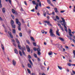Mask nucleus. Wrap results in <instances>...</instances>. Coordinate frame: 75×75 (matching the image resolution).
Returning a JSON list of instances; mask_svg holds the SVG:
<instances>
[{
    "label": "nucleus",
    "mask_w": 75,
    "mask_h": 75,
    "mask_svg": "<svg viewBox=\"0 0 75 75\" xmlns=\"http://www.w3.org/2000/svg\"><path fill=\"white\" fill-rule=\"evenodd\" d=\"M62 20H60V23L62 25H64V28H67V27H66V23H65V21L64 20V19L62 17L61 18Z\"/></svg>",
    "instance_id": "f257e3e1"
},
{
    "label": "nucleus",
    "mask_w": 75,
    "mask_h": 75,
    "mask_svg": "<svg viewBox=\"0 0 75 75\" xmlns=\"http://www.w3.org/2000/svg\"><path fill=\"white\" fill-rule=\"evenodd\" d=\"M16 23L19 25L18 28V30L20 31L21 30V23L19 22L18 19L17 18L16 19Z\"/></svg>",
    "instance_id": "f03ea898"
},
{
    "label": "nucleus",
    "mask_w": 75,
    "mask_h": 75,
    "mask_svg": "<svg viewBox=\"0 0 75 75\" xmlns=\"http://www.w3.org/2000/svg\"><path fill=\"white\" fill-rule=\"evenodd\" d=\"M53 30L52 29H50V35L52 37H55V34H54V33L53 32Z\"/></svg>",
    "instance_id": "7ed1b4c3"
},
{
    "label": "nucleus",
    "mask_w": 75,
    "mask_h": 75,
    "mask_svg": "<svg viewBox=\"0 0 75 75\" xmlns=\"http://www.w3.org/2000/svg\"><path fill=\"white\" fill-rule=\"evenodd\" d=\"M26 49H27V51L28 52H30V47H29V46L28 45H26Z\"/></svg>",
    "instance_id": "20e7f679"
},
{
    "label": "nucleus",
    "mask_w": 75,
    "mask_h": 75,
    "mask_svg": "<svg viewBox=\"0 0 75 75\" xmlns=\"http://www.w3.org/2000/svg\"><path fill=\"white\" fill-rule=\"evenodd\" d=\"M57 24L58 25V26L60 27V28H61V30H62V31H64V29H63L62 27L61 24L60 23H57Z\"/></svg>",
    "instance_id": "39448f33"
},
{
    "label": "nucleus",
    "mask_w": 75,
    "mask_h": 75,
    "mask_svg": "<svg viewBox=\"0 0 75 75\" xmlns=\"http://www.w3.org/2000/svg\"><path fill=\"white\" fill-rule=\"evenodd\" d=\"M71 30L69 28V35H70V37H72V35L71 34Z\"/></svg>",
    "instance_id": "423d86ee"
},
{
    "label": "nucleus",
    "mask_w": 75,
    "mask_h": 75,
    "mask_svg": "<svg viewBox=\"0 0 75 75\" xmlns=\"http://www.w3.org/2000/svg\"><path fill=\"white\" fill-rule=\"evenodd\" d=\"M1 48L3 50V51L4 52V53H5V52H4V45H3V44H1Z\"/></svg>",
    "instance_id": "0eeeda50"
},
{
    "label": "nucleus",
    "mask_w": 75,
    "mask_h": 75,
    "mask_svg": "<svg viewBox=\"0 0 75 75\" xmlns=\"http://www.w3.org/2000/svg\"><path fill=\"white\" fill-rule=\"evenodd\" d=\"M12 63L14 66H15L16 65V62L14 60H13Z\"/></svg>",
    "instance_id": "6e6552de"
},
{
    "label": "nucleus",
    "mask_w": 75,
    "mask_h": 75,
    "mask_svg": "<svg viewBox=\"0 0 75 75\" xmlns=\"http://www.w3.org/2000/svg\"><path fill=\"white\" fill-rule=\"evenodd\" d=\"M8 33L9 35H10L11 38H13V35H12L11 34V32H8Z\"/></svg>",
    "instance_id": "1a4fd4ad"
},
{
    "label": "nucleus",
    "mask_w": 75,
    "mask_h": 75,
    "mask_svg": "<svg viewBox=\"0 0 75 75\" xmlns=\"http://www.w3.org/2000/svg\"><path fill=\"white\" fill-rule=\"evenodd\" d=\"M56 34L58 36H60V34H59V30L57 29V30L56 31Z\"/></svg>",
    "instance_id": "9d476101"
},
{
    "label": "nucleus",
    "mask_w": 75,
    "mask_h": 75,
    "mask_svg": "<svg viewBox=\"0 0 75 75\" xmlns=\"http://www.w3.org/2000/svg\"><path fill=\"white\" fill-rule=\"evenodd\" d=\"M37 2L38 3L39 2V5L40 7H41V3L40 1V0H37Z\"/></svg>",
    "instance_id": "9b49d317"
},
{
    "label": "nucleus",
    "mask_w": 75,
    "mask_h": 75,
    "mask_svg": "<svg viewBox=\"0 0 75 75\" xmlns=\"http://www.w3.org/2000/svg\"><path fill=\"white\" fill-rule=\"evenodd\" d=\"M2 11L3 13H6V11L5 10V8H2Z\"/></svg>",
    "instance_id": "f8f14e48"
},
{
    "label": "nucleus",
    "mask_w": 75,
    "mask_h": 75,
    "mask_svg": "<svg viewBox=\"0 0 75 75\" xmlns=\"http://www.w3.org/2000/svg\"><path fill=\"white\" fill-rule=\"evenodd\" d=\"M28 66L29 68H32V66H31V65L30 64H28Z\"/></svg>",
    "instance_id": "ddd939ff"
},
{
    "label": "nucleus",
    "mask_w": 75,
    "mask_h": 75,
    "mask_svg": "<svg viewBox=\"0 0 75 75\" xmlns=\"http://www.w3.org/2000/svg\"><path fill=\"white\" fill-rule=\"evenodd\" d=\"M11 25H12V27L13 28H16V25L14 24H11Z\"/></svg>",
    "instance_id": "4468645a"
},
{
    "label": "nucleus",
    "mask_w": 75,
    "mask_h": 75,
    "mask_svg": "<svg viewBox=\"0 0 75 75\" xmlns=\"http://www.w3.org/2000/svg\"><path fill=\"white\" fill-rule=\"evenodd\" d=\"M18 46L19 49H20V50H21V45H20V44H18Z\"/></svg>",
    "instance_id": "2eb2a0df"
},
{
    "label": "nucleus",
    "mask_w": 75,
    "mask_h": 75,
    "mask_svg": "<svg viewBox=\"0 0 75 75\" xmlns=\"http://www.w3.org/2000/svg\"><path fill=\"white\" fill-rule=\"evenodd\" d=\"M59 39L61 41H64V39L61 38V37H59Z\"/></svg>",
    "instance_id": "dca6fc26"
},
{
    "label": "nucleus",
    "mask_w": 75,
    "mask_h": 75,
    "mask_svg": "<svg viewBox=\"0 0 75 75\" xmlns=\"http://www.w3.org/2000/svg\"><path fill=\"white\" fill-rule=\"evenodd\" d=\"M16 42L17 43V44H20V42H19V41L18 40V39H16Z\"/></svg>",
    "instance_id": "f3484780"
},
{
    "label": "nucleus",
    "mask_w": 75,
    "mask_h": 75,
    "mask_svg": "<svg viewBox=\"0 0 75 75\" xmlns=\"http://www.w3.org/2000/svg\"><path fill=\"white\" fill-rule=\"evenodd\" d=\"M57 67L59 69H60V70H62V67H60L59 66H58Z\"/></svg>",
    "instance_id": "a211bd4d"
},
{
    "label": "nucleus",
    "mask_w": 75,
    "mask_h": 75,
    "mask_svg": "<svg viewBox=\"0 0 75 75\" xmlns=\"http://www.w3.org/2000/svg\"><path fill=\"white\" fill-rule=\"evenodd\" d=\"M14 51L16 54H18V51H17V49H15Z\"/></svg>",
    "instance_id": "6ab92c4d"
},
{
    "label": "nucleus",
    "mask_w": 75,
    "mask_h": 75,
    "mask_svg": "<svg viewBox=\"0 0 75 75\" xmlns=\"http://www.w3.org/2000/svg\"><path fill=\"white\" fill-rule=\"evenodd\" d=\"M54 11L55 13H57L58 12V10H57V8H54Z\"/></svg>",
    "instance_id": "aec40b11"
},
{
    "label": "nucleus",
    "mask_w": 75,
    "mask_h": 75,
    "mask_svg": "<svg viewBox=\"0 0 75 75\" xmlns=\"http://www.w3.org/2000/svg\"><path fill=\"white\" fill-rule=\"evenodd\" d=\"M12 11L13 14H15V13L16 11H15V10L14 9H12Z\"/></svg>",
    "instance_id": "412c9836"
},
{
    "label": "nucleus",
    "mask_w": 75,
    "mask_h": 75,
    "mask_svg": "<svg viewBox=\"0 0 75 75\" xmlns=\"http://www.w3.org/2000/svg\"><path fill=\"white\" fill-rule=\"evenodd\" d=\"M33 55H34V57H35V58H37V54H36L34 53Z\"/></svg>",
    "instance_id": "4be33fe9"
},
{
    "label": "nucleus",
    "mask_w": 75,
    "mask_h": 75,
    "mask_svg": "<svg viewBox=\"0 0 75 75\" xmlns=\"http://www.w3.org/2000/svg\"><path fill=\"white\" fill-rule=\"evenodd\" d=\"M73 54L74 55V56H73V58H75V50H74V51L73 52Z\"/></svg>",
    "instance_id": "5701e85b"
},
{
    "label": "nucleus",
    "mask_w": 75,
    "mask_h": 75,
    "mask_svg": "<svg viewBox=\"0 0 75 75\" xmlns=\"http://www.w3.org/2000/svg\"><path fill=\"white\" fill-rule=\"evenodd\" d=\"M48 54L49 55H52V51L50 52Z\"/></svg>",
    "instance_id": "b1692460"
},
{
    "label": "nucleus",
    "mask_w": 75,
    "mask_h": 75,
    "mask_svg": "<svg viewBox=\"0 0 75 75\" xmlns=\"http://www.w3.org/2000/svg\"><path fill=\"white\" fill-rule=\"evenodd\" d=\"M29 61L30 62V64L32 65H33V62H31V60L30 59L29 60Z\"/></svg>",
    "instance_id": "393cba45"
},
{
    "label": "nucleus",
    "mask_w": 75,
    "mask_h": 75,
    "mask_svg": "<svg viewBox=\"0 0 75 75\" xmlns=\"http://www.w3.org/2000/svg\"><path fill=\"white\" fill-rule=\"evenodd\" d=\"M2 7V4H1V1L0 0V8Z\"/></svg>",
    "instance_id": "a878e982"
},
{
    "label": "nucleus",
    "mask_w": 75,
    "mask_h": 75,
    "mask_svg": "<svg viewBox=\"0 0 75 75\" xmlns=\"http://www.w3.org/2000/svg\"><path fill=\"white\" fill-rule=\"evenodd\" d=\"M27 70L28 71V73H29V74H31V71L30 70V69H27Z\"/></svg>",
    "instance_id": "bb28decb"
},
{
    "label": "nucleus",
    "mask_w": 75,
    "mask_h": 75,
    "mask_svg": "<svg viewBox=\"0 0 75 75\" xmlns=\"http://www.w3.org/2000/svg\"><path fill=\"white\" fill-rule=\"evenodd\" d=\"M30 38L31 40L33 41H35V40H34V39L33 37H30Z\"/></svg>",
    "instance_id": "cd10ccee"
},
{
    "label": "nucleus",
    "mask_w": 75,
    "mask_h": 75,
    "mask_svg": "<svg viewBox=\"0 0 75 75\" xmlns=\"http://www.w3.org/2000/svg\"><path fill=\"white\" fill-rule=\"evenodd\" d=\"M19 52L21 56H22L23 54H22V53L20 51H19Z\"/></svg>",
    "instance_id": "c85d7f7f"
},
{
    "label": "nucleus",
    "mask_w": 75,
    "mask_h": 75,
    "mask_svg": "<svg viewBox=\"0 0 75 75\" xmlns=\"http://www.w3.org/2000/svg\"><path fill=\"white\" fill-rule=\"evenodd\" d=\"M13 33V34H15L16 33V30L14 29H12Z\"/></svg>",
    "instance_id": "c756f323"
},
{
    "label": "nucleus",
    "mask_w": 75,
    "mask_h": 75,
    "mask_svg": "<svg viewBox=\"0 0 75 75\" xmlns=\"http://www.w3.org/2000/svg\"><path fill=\"white\" fill-rule=\"evenodd\" d=\"M32 3L33 4H35H35H36L35 3V1H32Z\"/></svg>",
    "instance_id": "7c9ffc66"
},
{
    "label": "nucleus",
    "mask_w": 75,
    "mask_h": 75,
    "mask_svg": "<svg viewBox=\"0 0 75 75\" xmlns=\"http://www.w3.org/2000/svg\"><path fill=\"white\" fill-rule=\"evenodd\" d=\"M48 25H50V26H51V27L52 26V25L50 23V22H49V23L48 24H47Z\"/></svg>",
    "instance_id": "2f4dec72"
},
{
    "label": "nucleus",
    "mask_w": 75,
    "mask_h": 75,
    "mask_svg": "<svg viewBox=\"0 0 75 75\" xmlns=\"http://www.w3.org/2000/svg\"><path fill=\"white\" fill-rule=\"evenodd\" d=\"M11 24H12V25L14 24V21L13 20H11Z\"/></svg>",
    "instance_id": "473e14b6"
},
{
    "label": "nucleus",
    "mask_w": 75,
    "mask_h": 75,
    "mask_svg": "<svg viewBox=\"0 0 75 75\" xmlns=\"http://www.w3.org/2000/svg\"><path fill=\"white\" fill-rule=\"evenodd\" d=\"M47 1L48 4H50V3H51V1L50 0H47Z\"/></svg>",
    "instance_id": "72a5a7b5"
},
{
    "label": "nucleus",
    "mask_w": 75,
    "mask_h": 75,
    "mask_svg": "<svg viewBox=\"0 0 75 75\" xmlns=\"http://www.w3.org/2000/svg\"><path fill=\"white\" fill-rule=\"evenodd\" d=\"M37 51L38 52H40V51H41V50L40 48L37 49Z\"/></svg>",
    "instance_id": "f704fd0d"
},
{
    "label": "nucleus",
    "mask_w": 75,
    "mask_h": 75,
    "mask_svg": "<svg viewBox=\"0 0 75 75\" xmlns=\"http://www.w3.org/2000/svg\"><path fill=\"white\" fill-rule=\"evenodd\" d=\"M33 45H34V46H36L37 45L36 44V43H35V42H33Z\"/></svg>",
    "instance_id": "c9c22d12"
},
{
    "label": "nucleus",
    "mask_w": 75,
    "mask_h": 75,
    "mask_svg": "<svg viewBox=\"0 0 75 75\" xmlns=\"http://www.w3.org/2000/svg\"><path fill=\"white\" fill-rule=\"evenodd\" d=\"M44 23L45 22V23H47V24H48L49 23L50 21H44Z\"/></svg>",
    "instance_id": "e433bc0d"
},
{
    "label": "nucleus",
    "mask_w": 75,
    "mask_h": 75,
    "mask_svg": "<svg viewBox=\"0 0 75 75\" xmlns=\"http://www.w3.org/2000/svg\"><path fill=\"white\" fill-rule=\"evenodd\" d=\"M19 36H20V37H21L23 36V35H22V33H19Z\"/></svg>",
    "instance_id": "4c0bfd02"
},
{
    "label": "nucleus",
    "mask_w": 75,
    "mask_h": 75,
    "mask_svg": "<svg viewBox=\"0 0 75 75\" xmlns=\"http://www.w3.org/2000/svg\"><path fill=\"white\" fill-rule=\"evenodd\" d=\"M67 65H68V66H69V67L71 66V64L70 63H67Z\"/></svg>",
    "instance_id": "58836bf2"
},
{
    "label": "nucleus",
    "mask_w": 75,
    "mask_h": 75,
    "mask_svg": "<svg viewBox=\"0 0 75 75\" xmlns=\"http://www.w3.org/2000/svg\"><path fill=\"white\" fill-rule=\"evenodd\" d=\"M41 33H42V34H44V33H45V31L44 30H42L41 31Z\"/></svg>",
    "instance_id": "ea45409f"
},
{
    "label": "nucleus",
    "mask_w": 75,
    "mask_h": 75,
    "mask_svg": "<svg viewBox=\"0 0 75 75\" xmlns=\"http://www.w3.org/2000/svg\"><path fill=\"white\" fill-rule=\"evenodd\" d=\"M56 18L57 20H59V18L58 16H56Z\"/></svg>",
    "instance_id": "a19ab883"
},
{
    "label": "nucleus",
    "mask_w": 75,
    "mask_h": 75,
    "mask_svg": "<svg viewBox=\"0 0 75 75\" xmlns=\"http://www.w3.org/2000/svg\"><path fill=\"white\" fill-rule=\"evenodd\" d=\"M43 15L45 17L46 16V13L45 12H44L43 13Z\"/></svg>",
    "instance_id": "79ce46f5"
},
{
    "label": "nucleus",
    "mask_w": 75,
    "mask_h": 75,
    "mask_svg": "<svg viewBox=\"0 0 75 75\" xmlns=\"http://www.w3.org/2000/svg\"><path fill=\"white\" fill-rule=\"evenodd\" d=\"M26 41L28 44H30V41L28 40H27Z\"/></svg>",
    "instance_id": "37998d69"
},
{
    "label": "nucleus",
    "mask_w": 75,
    "mask_h": 75,
    "mask_svg": "<svg viewBox=\"0 0 75 75\" xmlns=\"http://www.w3.org/2000/svg\"><path fill=\"white\" fill-rule=\"evenodd\" d=\"M22 53L23 54V55H24L25 56V52L23 50L22 51Z\"/></svg>",
    "instance_id": "c03bdc74"
},
{
    "label": "nucleus",
    "mask_w": 75,
    "mask_h": 75,
    "mask_svg": "<svg viewBox=\"0 0 75 75\" xmlns=\"http://www.w3.org/2000/svg\"><path fill=\"white\" fill-rule=\"evenodd\" d=\"M38 54L39 55H41V52H38Z\"/></svg>",
    "instance_id": "a18cd8bd"
},
{
    "label": "nucleus",
    "mask_w": 75,
    "mask_h": 75,
    "mask_svg": "<svg viewBox=\"0 0 75 75\" xmlns=\"http://www.w3.org/2000/svg\"><path fill=\"white\" fill-rule=\"evenodd\" d=\"M11 17H12L13 19H14V15H11Z\"/></svg>",
    "instance_id": "49530a36"
},
{
    "label": "nucleus",
    "mask_w": 75,
    "mask_h": 75,
    "mask_svg": "<svg viewBox=\"0 0 75 75\" xmlns=\"http://www.w3.org/2000/svg\"><path fill=\"white\" fill-rule=\"evenodd\" d=\"M33 50H34V51H37V48H36L35 47H34Z\"/></svg>",
    "instance_id": "de8ad7c7"
},
{
    "label": "nucleus",
    "mask_w": 75,
    "mask_h": 75,
    "mask_svg": "<svg viewBox=\"0 0 75 75\" xmlns=\"http://www.w3.org/2000/svg\"><path fill=\"white\" fill-rule=\"evenodd\" d=\"M31 30L29 29V31L28 32V33H29V34H30L31 33Z\"/></svg>",
    "instance_id": "09e8293b"
},
{
    "label": "nucleus",
    "mask_w": 75,
    "mask_h": 75,
    "mask_svg": "<svg viewBox=\"0 0 75 75\" xmlns=\"http://www.w3.org/2000/svg\"><path fill=\"white\" fill-rule=\"evenodd\" d=\"M28 58H29V59H30V58H31V56H30V55H29L28 56Z\"/></svg>",
    "instance_id": "8fccbe9b"
},
{
    "label": "nucleus",
    "mask_w": 75,
    "mask_h": 75,
    "mask_svg": "<svg viewBox=\"0 0 75 75\" xmlns=\"http://www.w3.org/2000/svg\"><path fill=\"white\" fill-rule=\"evenodd\" d=\"M22 50H23V51H24V50H25V47H23L22 48Z\"/></svg>",
    "instance_id": "3c124183"
},
{
    "label": "nucleus",
    "mask_w": 75,
    "mask_h": 75,
    "mask_svg": "<svg viewBox=\"0 0 75 75\" xmlns=\"http://www.w3.org/2000/svg\"><path fill=\"white\" fill-rule=\"evenodd\" d=\"M35 9H33L31 10V11H32V12H34L35 11Z\"/></svg>",
    "instance_id": "603ef678"
},
{
    "label": "nucleus",
    "mask_w": 75,
    "mask_h": 75,
    "mask_svg": "<svg viewBox=\"0 0 75 75\" xmlns=\"http://www.w3.org/2000/svg\"><path fill=\"white\" fill-rule=\"evenodd\" d=\"M24 4H25L26 6H27V2H26L25 1V2H24Z\"/></svg>",
    "instance_id": "864d4df0"
},
{
    "label": "nucleus",
    "mask_w": 75,
    "mask_h": 75,
    "mask_svg": "<svg viewBox=\"0 0 75 75\" xmlns=\"http://www.w3.org/2000/svg\"><path fill=\"white\" fill-rule=\"evenodd\" d=\"M8 1L9 3L11 4V0H8Z\"/></svg>",
    "instance_id": "5fc2aeb1"
},
{
    "label": "nucleus",
    "mask_w": 75,
    "mask_h": 75,
    "mask_svg": "<svg viewBox=\"0 0 75 75\" xmlns=\"http://www.w3.org/2000/svg\"><path fill=\"white\" fill-rule=\"evenodd\" d=\"M46 8H47L48 9H51V8H50V6L47 7Z\"/></svg>",
    "instance_id": "6e6d98bb"
},
{
    "label": "nucleus",
    "mask_w": 75,
    "mask_h": 75,
    "mask_svg": "<svg viewBox=\"0 0 75 75\" xmlns=\"http://www.w3.org/2000/svg\"><path fill=\"white\" fill-rule=\"evenodd\" d=\"M60 12L62 13H64V12H65V11H61Z\"/></svg>",
    "instance_id": "4d7b16f0"
},
{
    "label": "nucleus",
    "mask_w": 75,
    "mask_h": 75,
    "mask_svg": "<svg viewBox=\"0 0 75 75\" xmlns=\"http://www.w3.org/2000/svg\"><path fill=\"white\" fill-rule=\"evenodd\" d=\"M36 7H38V4L37 3L36 4Z\"/></svg>",
    "instance_id": "13d9d810"
},
{
    "label": "nucleus",
    "mask_w": 75,
    "mask_h": 75,
    "mask_svg": "<svg viewBox=\"0 0 75 75\" xmlns=\"http://www.w3.org/2000/svg\"><path fill=\"white\" fill-rule=\"evenodd\" d=\"M72 41L73 42H74V43H75V40L74 39H72Z\"/></svg>",
    "instance_id": "bf43d9fd"
},
{
    "label": "nucleus",
    "mask_w": 75,
    "mask_h": 75,
    "mask_svg": "<svg viewBox=\"0 0 75 75\" xmlns=\"http://www.w3.org/2000/svg\"><path fill=\"white\" fill-rule=\"evenodd\" d=\"M44 45H47V43H46V42H44Z\"/></svg>",
    "instance_id": "052dcab7"
},
{
    "label": "nucleus",
    "mask_w": 75,
    "mask_h": 75,
    "mask_svg": "<svg viewBox=\"0 0 75 75\" xmlns=\"http://www.w3.org/2000/svg\"><path fill=\"white\" fill-rule=\"evenodd\" d=\"M38 61H40V59L38 58Z\"/></svg>",
    "instance_id": "680f3d73"
},
{
    "label": "nucleus",
    "mask_w": 75,
    "mask_h": 75,
    "mask_svg": "<svg viewBox=\"0 0 75 75\" xmlns=\"http://www.w3.org/2000/svg\"><path fill=\"white\" fill-rule=\"evenodd\" d=\"M66 48H67V49H68V48H69L67 46H66L65 47Z\"/></svg>",
    "instance_id": "e2e57ef3"
},
{
    "label": "nucleus",
    "mask_w": 75,
    "mask_h": 75,
    "mask_svg": "<svg viewBox=\"0 0 75 75\" xmlns=\"http://www.w3.org/2000/svg\"><path fill=\"white\" fill-rule=\"evenodd\" d=\"M13 45H14V46H15V47H16V44L14 43L13 44Z\"/></svg>",
    "instance_id": "0e129e2a"
},
{
    "label": "nucleus",
    "mask_w": 75,
    "mask_h": 75,
    "mask_svg": "<svg viewBox=\"0 0 75 75\" xmlns=\"http://www.w3.org/2000/svg\"><path fill=\"white\" fill-rule=\"evenodd\" d=\"M35 9H36V10H37L38 9V7H37V6H35Z\"/></svg>",
    "instance_id": "69168bd1"
},
{
    "label": "nucleus",
    "mask_w": 75,
    "mask_h": 75,
    "mask_svg": "<svg viewBox=\"0 0 75 75\" xmlns=\"http://www.w3.org/2000/svg\"><path fill=\"white\" fill-rule=\"evenodd\" d=\"M72 72H73V74H75V71H73Z\"/></svg>",
    "instance_id": "338daca9"
},
{
    "label": "nucleus",
    "mask_w": 75,
    "mask_h": 75,
    "mask_svg": "<svg viewBox=\"0 0 75 75\" xmlns=\"http://www.w3.org/2000/svg\"><path fill=\"white\" fill-rule=\"evenodd\" d=\"M32 75H35V73H32Z\"/></svg>",
    "instance_id": "774afa93"
}]
</instances>
